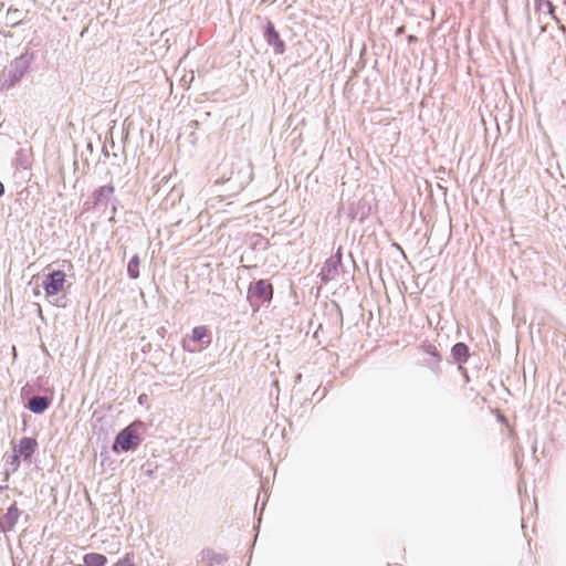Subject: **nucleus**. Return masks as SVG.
<instances>
[{
	"mask_svg": "<svg viewBox=\"0 0 566 566\" xmlns=\"http://www.w3.org/2000/svg\"><path fill=\"white\" fill-rule=\"evenodd\" d=\"M219 170L221 181L229 184L230 190L234 192L243 190L252 181V167L242 159L223 161Z\"/></svg>",
	"mask_w": 566,
	"mask_h": 566,
	"instance_id": "f257e3e1",
	"label": "nucleus"
},
{
	"mask_svg": "<svg viewBox=\"0 0 566 566\" xmlns=\"http://www.w3.org/2000/svg\"><path fill=\"white\" fill-rule=\"evenodd\" d=\"M34 53L25 51L17 56L0 74V91L12 88L30 70Z\"/></svg>",
	"mask_w": 566,
	"mask_h": 566,
	"instance_id": "f03ea898",
	"label": "nucleus"
},
{
	"mask_svg": "<svg viewBox=\"0 0 566 566\" xmlns=\"http://www.w3.org/2000/svg\"><path fill=\"white\" fill-rule=\"evenodd\" d=\"M116 201L117 199L115 197V187L109 182L93 190L91 200H87L83 203V210H96L105 213L109 203H112V218H114L117 212L115 205Z\"/></svg>",
	"mask_w": 566,
	"mask_h": 566,
	"instance_id": "7ed1b4c3",
	"label": "nucleus"
},
{
	"mask_svg": "<svg viewBox=\"0 0 566 566\" xmlns=\"http://www.w3.org/2000/svg\"><path fill=\"white\" fill-rule=\"evenodd\" d=\"M144 427V422L135 420L124 429H122L115 437L112 450L114 452H128L136 450L142 443L137 429Z\"/></svg>",
	"mask_w": 566,
	"mask_h": 566,
	"instance_id": "20e7f679",
	"label": "nucleus"
},
{
	"mask_svg": "<svg viewBox=\"0 0 566 566\" xmlns=\"http://www.w3.org/2000/svg\"><path fill=\"white\" fill-rule=\"evenodd\" d=\"M274 289L269 280L260 279L250 283L247 298L252 307H259L270 303L273 298Z\"/></svg>",
	"mask_w": 566,
	"mask_h": 566,
	"instance_id": "39448f33",
	"label": "nucleus"
},
{
	"mask_svg": "<svg viewBox=\"0 0 566 566\" xmlns=\"http://www.w3.org/2000/svg\"><path fill=\"white\" fill-rule=\"evenodd\" d=\"M65 273L62 270H54L50 272L43 280L42 286L46 296L57 295L65 283Z\"/></svg>",
	"mask_w": 566,
	"mask_h": 566,
	"instance_id": "423d86ee",
	"label": "nucleus"
},
{
	"mask_svg": "<svg viewBox=\"0 0 566 566\" xmlns=\"http://www.w3.org/2000/svg\"><path fill=\"white\" fill-rule=\"evenodd\" d=\"M263 38L268 45H270L275 54H283L286 50L285 42L281 39L280 33L276 31L274 23L268 20L263 29Z\"/></svg>",
	"mask_w": 566,
	"mask_h": 566,
	"instance_id": "0eeeda50",
	"label": "nucleus"
},
{
	"mask_svg": "<svg viewBox=\"0 0 566 566\" xmlns=\"http://www.w3.org/2000/svg\"><path fill=\"white\" fill-rule=\"evenodd\" d=\"M343 266V262H339L338 256H329L322 265L318 273L321 283L327 284L335 280L338 275L339 269Z\"/></svg>",
	"mask_w": 566,
	"mask_h": 566,
	"instance_id": "6e6552de",
	"label": "nucleus"
},
{
	"mask_svg": "<svg viewBox=\"0 0 566 566\" xmlns=\"http://www.w3.org/2000/svg\"><path fill=\"white\" fill-rule=\"evenodd\" d=\"M422 352L428 355L424 359V364L428 368H430L433 373H438L440 369V364L442 361V356L438 352L436 345L426 340L421 344Z\"/></svg>",
	"mask_w": 566,
	"mask_h": 566,
	"instance_id": "1a4fd4ad",
	"label": "nucleus"
},
{
	"mask_svg": "<svg viewBox=\"0 0 566 566\" xmlns=\"http://www.w3.org/2000/svg\"><path fill=\"white\" fill-rule=\"evenodd\" d=\"M21 515V511L18 509L17 503L11 504L6 514L0 516V533L11 532Z\"/></svg>",
	"mask_w": 566,
	"mask_h": 566,
	"instance_id": "9d476101",
	"label": "nucleus"
},
{
	"mask_svg": "<svg viewBox=\"0 0 566 566\" xmlns=\"http://www.w3.org/2000/svg\"><path fill=\"white\" fill-rule=\"evenodd\" d=\"M38 448V441L31 437H23L20 439L17 447H14L15 453L22 457L23 460H29Z\"/></svg>",
	"mask_w": 566,
	"mask_h": 566,
	"instance_id": "9b49d317",
	"label": "nucleus"
},
{
	"mask_svg": "<svg viewBox=\"0 0 566 566\" xmlns=\"http://www.w3.org/2000/svg\"><path fill=\"white\" fill-rule=\"evenodd\" d=\"M50 405L51 398L42 395H35L28 400L25 408L35 415H41L49 409Z\"/></svg>",
	"mask_w": 566,
	"mask_h": 566,
	"instance_id": "f8f14e48",
	"label": "nucleus"
},
{
	"mask_svg": "<svg viewBox=\"0 0 566 566\" xmlns=\"http://www.w3.org/2000/svg\"><path fill=\"white\" fill-rule=\"evenodd\" d=\"M451 356L459 364L467 363L470 357L469 346L463 342L455 343L451 347ZM459 368H462L461 365H459Z\"/></svg>",
	"mask_w": 566,
	"mask_h": 566,
	"instance_id": "ddd939ff",
	"label": "nucleus"
},
{
	"mask_svg": "<svg viewBox=\"0 0 566 566\" xmlns=\"http://www.w3.org/2000/svg\"><path fill=\"white\" fill-rule=\"evenodd\" d=\"M201 563H206L209 566L220 565L227 562L228 557L224 554L216 553L211 548H205L200 553Z\"/></svg>",
	"mask_w": 566,
	"mask_h": 566,
	"instance_id": "4468645a",
	"label": "nucleus"
},
{
	"mask_svg": "<svg viewBox=\"0 0 566 566\" xmlns=\"http://www.w3.org/2000/svg\"><path fill=\"white\" fill-rule=\"evenodd\" d=\"M543 6H546L548 14L556 22V24L558 25V29L565 33L566 28L564 24H562L559 18L555 14V6L553 4V2L551 0H535V9L537 11H539Z\"/></svg>",
	"mask_w": 566,
	"mask_h": 566,
	"instance_id": "2eb2a0df",
	"label": "nucleus"
},
{
	"mask_svg": "<svg viewBox=\"0 0 566 566\" xmlns=\"http://www.w3.org/2000/svg\"><path fill=\"white\" fill-rule=\"evenodd\" d=\"M23 11L18 8L10 7L7 11L6 21L7 25L15 28L22 23Z\"/></svg>",
	"mask_w": 566,
	"mask_h": 566,
	"instance_id": "dca6fc26",
	"label": "nucleus"
},
{
	"mask_svg": "<svg viewBox=\"0 0 566 566\" xmlns=\"http://www.w3.org/2000/svg\"><path fill=\"white\" fill-rule=\"evenodd\" d=\"M84 566H105L107 557L99 553H88L83 556Z\"/></svg>",
	"mask_w": 566,
	"mask_h": 566,
	"instance_id": "f3484780",
	"label": "nucleus"
},
{
	"mask_svg": "<svg viewBox=\"0 0 566 566\" xmlns=\"http://www.w3.org/2000/svg\"><path fill=\"white\" fill-rule=\"evenodd\" d=\"M251 247L255 251H266L270 248V241L262 234L254 233L251 237Z\"/></svg>",
	"mask_w": 566,
	"mask_h": 566,
	"instance_id": "a211bd4d",
	"label": "nucleus"
},
{
	"mask_svg": "<svg viewBox=\"0 0 566 566\" xmlns=\"http://www.w3.org/2000/svg\"><path fill=\"white\" fill-rule=\"evenodd\" d=\"M139 265L140 258L138 254H134L127 264V275L129 279L136 280L139 277Z\"/></svg>",
	"mask_w": 566,
	"mask_h": 566,
	"instance_id": "6ab92c4d",
	"label": "nucleus"
},
{
	"mask_svg": "<svg viewBox=\"0 0 566 566\" xmlns=\"http://www.w3.org/2000/svg\"><path fill=\"white\" fill-rule=\"evenodd\" d=\"M208 336V329L206 326H196L191 331V340L195 343L201 342Z\"/></svg>",
	"mask_w": 566,
	"mask_h": 566,
	"instance_id": "aec40b11",
	"label": "nucleus"
},
{
	"mask_svg": "<svg viewBox=\"0 0 566 566\" xmlns=\"http://www.w3.org/2000/svg\"><path fill=\"white\" fill-rule=\"evenodd\" d=\"M113 566H135L133 558L126 554L123 558L118 559Z\"/></svg>",
	"mask_w": 566,
	"mask_h": 566,
	"instance_id": "412c9836",
	"label": "nucleus"
},
{
	"mask_svg": "<svg viewBox=\"0 0 566 566\" xmlns=\"http://www.w3.org/2000/svg\"><path fill=\"white\" fill-rule=\"evenodd\" d=\"M20 458L19 453H15V450L13 449V453L10 455L9 464L12 465V470L15 471L20 465Z\"/></svg>",
	"mask_w": 566,
	"mask_h": 566,
	"instance_id": "4be33fe9",
	"label": "nucleus"
},
{
	"mask_svg": "<svg viewBox=\"0 0 566 566\" xmlns=\"http://www.w3.org/2000/svg\"><path fill=\"white\" fill-rule=\"evenodd\" d=\"M332 256H338L339 262H342V258H343L342 247H338L335 254H333Z\"/></svg>",
	"mask_w": 566,
	"mask_h": 566,
	"instance_id": "5701e85b",
	"label": "nucleus"
},
{
	"mask_svg": "<svg viewBox=\"0 0 566 566\" xmlns=\"http://www.w3.org/2000/svg\"><path fill=\"white\" fill-rule=\"evenodd\" d=\"M6 188L3 182L0 180V198L4 195Z\"/></svg>",
	"mask_w": 566,
	"mask_h": 566,
	"instance_id": "b1692460",
	"label": "nucleus"
},
{
	"mask_svg": "<svg viewBox=\"0 0 566 566\" xmlns=\"http://www.w3.org/2000/svg\"><path fill=\"white\" fill-rule=\"evenodd\" d=\"M172 195H174L176 198H178V199H180V198H181V193H180L179 191H177L176 189H172Z\"/></svg>",
	"mask_w": 566,
	"mask_h": 566,
	"instance_id": "393cba45",
	"label": "nucleus"
},
{
	"mask_svg": "<svg viewBox=\"0 0 566 566\" xmlns=\"http://www.w3.org/2000/svg\"><path fill=\"white\" fill-rule=\"evenodd\" d=\"M145 399H147V396H146L145 394L140 395V396L138 397V401H139V403H143V401H145Z\"/></svg>",
	"mask_w": 566,
	"mask_h": 566,
	"instance_id": "a878e982",
	"label": "nucleus"
},
{
	"mask_svg": "<svg viewBox=\"0 0 566 566\" xmlns=\"http://www.w3.org/2000/svg\"><path fill=\"white\" fill-rule=\"evenodd\" d=\"M366 217H367V212L363 210L359 216V220L363 221Z\"/></svg>",
	"mask_w": 566,
	"mask_h": 566,
	"instance_id": "bb28decb",
	"label": "nucleus"
},
{
	"mask_svg": "<svg viewBox=\"0 0 566 566\" xmlns=\"http://www.w3.org/2000/svg\"><path fill=\"white\" fill-rule=\"evenodd\" d=\"M103 155H104L105 157H108V156H109V153H108V150H107L106 146H104V147H103Z\"/></svg>",
	"mask_w": 566,
	"mask_h": 566,
	"instance_id": "cd10ccee",
	"label": "nucleus"
},
{
	"mask_svg": "<svg viewBox=\"0 0 566 566\" xmlns=\"http://www.w3.org/2000/svg\"><path fill=\"white\" fill-rule=\"evenodd\" d=\"M402 32H403V27H400V28L397 29V34H400Z\"/></svg>",
	"mask_w": 566,
	"mask_h": 566,
	"instance_id": "c85d7f7f",
	"label": "nucleus"
},
{
	"mask_svg": "<svg viewBox=\"0 0 566 566\" xmlns=\"http://www.w3.org/2000/svg\"><path fill=\"white\" fill-rule=\"evenodd\" d=\"M408 40L411 42V41L416 40V36H413V35H409V36H408Z\"/></svg>",
	"mask_w": 566,
	"mask_h": 566,
	"instance_id": "c756f323",
	"label": "nucleus"
},
{
	"mask_svg": "<svg viewBox=\"0 0 566 566\" xmlns=\"http://www.w3.org/2000/svg\"><path fill=\"white\" fill-rule=\"evenodd\" d=\"M7 488H8L7 485L6 486L0 485V492H2Z\"/></svg>",
	"mask_w": 566,
	"mask_h": 566,
	"instance_id": "7c9ffc66",
	"label": "nucleus"
}]
</instances>
